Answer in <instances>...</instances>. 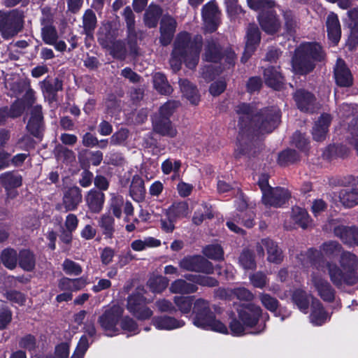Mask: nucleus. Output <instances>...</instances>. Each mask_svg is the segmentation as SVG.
<instances>
[{
  "mask_svg": "<svg viewBox=\"0 0 358 358\" xmlns=\"http://www.w3.org/2000/svg\"><path fill=\"white\" fill-rule=\"evenodd\" d=\"M320 250L327 257L341 254L339 262L341 268L333 262H315V271H313L308 282L310 288L316 291L321 299L331 301L334 299V290L322 273L327 272L336 286L354 285L358 282V257L350 252H342L341 245L334 241L323 243Z\"/></svg>",
  "mask_w": 358,
  "mask_h": 358,
  "instance_id": "obj_1",
  "label": "nucleus"
},
{
  "mask_svg": "<svg viewBox=\"0 0 358 358\" xmlns=\"http://www.w3.org/2000/svg\"><path fill=\"white\" fill-rule=\"evenodd\" d=\"M202 46V37L196 35L193 38L187 32L179 34L174 42L170 59V65L174 71H178L182 62L189 69H194L198 64Z\"/></svg>",
  "mask_w": 358,
  "mask_h": 358,
  "instance_id": "obj_2",
  "label": "nucleus"
},
{
  "mask_svg": "<svg viewBox=\"0 0 358 358\" xmlns=\"http://www.w3.org/2000/svg\"><path fill=\"white\" fill-rule=\"evenodd\" d=\"M238 319L229 323L231 334L241 336L245 334H259L264 331L268 315L262 313V308L255 304L241 306L238 309Z\"/></svg>",
  "mask_w": 358,
  "mask_h": 358,
  "instance_id": "obj_3",
  "label": "nucleus"
},
{
  "mask_svg": "<svg viewBox=\"0 0 358 358\" xmlns=\"http://www.w3.org/2000/svg\"><path fill=\"white\" fill-rule=\"evenodd\" d=\"M236 111L239 115L241 124L252 121L255 127L262 134L271 132L278 125L280 120V111L276 108L264 109L261 113L253 115V108L246 103L237 106Z\"/></svg>",
  "mask_w": 358,
  "mask_h": 358,
  "instance_id": "obj_4",
  "label": "nucleus"
},
{
  "mask_svg": "<svg viewBox=\"0 0 358 358\" xmlns=\"http://www.w3.org/2000/svg\"><path fill=\"white\" fill-rule=\"evenodd\" d=\"M192 313V322L196 327L224 334L229 333L227 327L215 318L208 301L196 299L194 302Z\"/></svg>",
  "mask_w": 358,
  "mask_h": 358,
  "instance_id": "obj_5",
  "label": "nucleus"
},
{
  "mask_svg": "<svg viewBox=\"0 0 358 358\" xmlns=\"http://www.w3.org/2000/svg\"><path fill=\"white\" fill-rule=\"evenodd\" d=\"M324 57V52L319 44H301L296 50L292 61L293 71L298 74L308 73L313 69L314 62L321 61Z\"/></svg>",
  "mask_w": 358,
  "mask_h": 358,
  "instance_id": "obj_6",
  "label": "nucleus"
},
{
  "mask_svg": "<svg viewBox=\"0 0 358 358\" xmlns=\"http://www.w3.org/2000/svg\"><path fill=\"white\" fill-rule=\"evenodd\" d=\"M268 178L267 175H262L258 182L262 192V201L266 206L280 207L289 198V194L287 189L283 188H271L268 185Z\"/></svg>",
  "mask_w": 358,
  "mask_h": 358,
  "instance_id": "obj_7",
  "label": "nucleus"
},
{
  "mask_svg": "<svg viewBox=\"0 0 358 358\" xmlns=\"http://www.w3.org/2000/svg\"><path fill=\"white\" fill-rule=\"evenodd\" d=\"M122 313L123 309L120 306H113L99 317V324L106 336H113L120 333L118 324Z\"/></svg>",
  "mask_w": 358,
  "mask_h": 358,
  "instance_id": "obj_8",
  "label": "nucleus"
},
{
  "mask_svg": "<svg viewBox=\"0 0 358 358\" xmlns=\"http://www.w3.org/2000/svg\"><path fill=\"white\" fill-rule=\"evenodd\" d=\"M143 289L138 290L135 294L128 297L127 309L138 320H144L149 319L152 315V311L145 306L149 303L143 296Z\"/></svg>",
  "mask_w": 358,
  "mask_h": 358,
  "instance_id": "obj_9",
  "label": "nucleus"
},
{
  "mask_svg": "<svg viewBox=\"0 0 358 358\" xmlns=\"http://www.w3.org/2000/svg\"><path fill=\"white\" fill-rule=\"evenodd\" d=\"M22 27V18L15 12L8 13L0 11V31L2 36L8 39L16 35Z\"/></svg>",
  "mask_w": 358,
  "mask_h": 358,
  "instance_id": "obj_10",
  "label": "nucleus"
},
{
  "mask_svg": "<svg viewBox=\"0 0 358 358\" xmlns=\"http://www.w3.org/2000/svg\"><path fill=\"white\" fill-rule=\"evenodd\" d=\"M204 58L206 61L215 62L217 61H224L229 65L234 63L236 58L235 53L229 50L226 51L225 54L220 57V48L214 41H208L205 48Z\"/></svg>",
  "mask_w": 358,
  "mask_h": 358,
  "instance_id": "obj_11",
  "label": "nucleus"
},
{
  "mask_svg": "<svg viewBox=\"0 0 358 358\" xmlns=\"http://www.w3.org/2000/svg\"><path fill=\"white\" fill-rule=\"evenodd\" d=\"M179 265L186 271L211 273V263L201 256L187 257L182 259Z\"/></svg>",
  "mask_w": 358,
  "mask_h": 358,
  "instance_id": "obj_12",
  "label": "nucleus"
},
{
  "mask_svg": "<svg viewBox=\"0 0 358 358\" xmlns=\"http://www.w3.org/2000/svg\"><path fill=\"white\" fill-rule=\"evenodd\" d=\"M202 16L206 30L215 31L219 24V11L215 2L210 1L203 6Z\"/></svg>",
  "mask_w": 358,
  "mask_h": 358,
  "instance_id": "obj_13",
  "label": "nucleus"
},
{
  "mask_svg": "<svg viewBox=\"0 0 358 358\" xmlns=\"http://www.w3.org/2000/svg\"><path fill=\"white\" fill-rule=\"evenodd\" d=\"M264 248L267 250L269 262L278 264L282 261V252L272 240L264 238L257 243V252L260 257L264 255Z\"/></svg>",
  "mask_w": 358,
  "mask_h": 358,
  "instance_id": "obj_14",
  "label": "nucleus"
},
{
  "mask_svg": "<svg viewBox=\"0 0 358 358\" xmlns=\"http://www.w3.org/2000/svg\"><path fill=\"white\" fill-rule=\"evenodd\" d=\"M152 324L158 330L172 331L184 327L185 323L182 320L162 315L152 317Z\"/></svg>",
  "mask_w": 358,
  "mask_h": 358,
  "instance_id": "obj_15",
  "label": "nucleus"
},
{
  "mask_svg": "<svg viewBox=\"0 0 358 358\" xmlns=\"http://www.w3.org/2000/svg\"><path fill=\"white\" fill-rule=\"evenodd\" d=\"M330 320V315L325 311L321 302L315 299H312L311 312L310 322L314 326H321Z\"/></svg>",
  "mask_w": 358,
  "mask_h": 358,
  "instance_id": "obj_16",
  "label": "nucleus"
},
{
  "mask_svg": "<svg viewBox=\"0 0 358 358\" xmlns=\"http://www.w3.org/2000/svg\"><path fill=\"white\" fill-rule=\"evenodd\" d=\"M326 27L329 40L333 45H336L341 36V24L336 14L330 13L327 15Z\"/></svg>",
  "mask_w": 358,
  "mask_h": 358,
  "instance_id": "obj_17",
  "label": "nucleus"
},
{
  "mask_svg": "<svg viewBox=\"0 0 358 358\" xmlns=\"http://www.w3.org/2000/svg\"><path fill=\"white\" fill-rule=\"evenodd\" d=\"M255 213L250 210H246L245 212L242 215H238L237 217H234L231 220H228L227 222V226L228 228L237 234H242L243 230L241 229L239 227H238L235 222L241 223L245 227L248 228H250L255 224Z\"/></svg>",
  "mask_w": 358,
  "mask_h": 358,
  "instance_id": "obj_18",
  "label": "nucleus"
},
{
  "mask_svg": "<svg viewBox=\"0 0 358 358\" xmlns=\"http://www.w3.org/2000/svg\"><path fill=\"white\" fill-rule=\"evenodd\" d=\"M28 131L34 136L39 138L43 129V115L41 106L32 108L31 117L27 125Z\"/></svg>",
  "mask_w": 358,
  "mask_h": 358,
  "instance_id": "obj_19",
  "label": "nucleus"
},
{
  "mask_svg": "<svg viewBox=\"0 0 358 358\" xmlns=\"http://www.w3.org/2000/svg\"><path fill=\"white\" fill-rule=\"evenodd\" d=\"M334 234L344 243L358 245V228L339 225L334 228Z\"/></svg>",
  "mask_w": 358,
  "mask_h": 358,
  "instance_id": "obj_20",
  "label": "nucleus"
},
{
  "mask_svg": "<svg viewBox=\"0 0 358 358\" xmlns=\"http://www.w3.org/2000/svg\"><path fill=\"white\" fill-rule=\"evenodd\" d=\"M258 19L262 29L265 32L274 34L278 31L280 23L273 11L268 10L266 13H260Z\"/></svg>",
  "mask_w": 358,
  "mask_h": 358,
  "instance_id": "obj_21",
  "label": "nucleus"
},
{
  "mask_svg": "<svg viewBox=\"0 0 358 358\" xmlns=\"http://www.w3.org/2000/svg\"><path fill=\"white\" fill-rule=\"evenodd\" d=\"M260 41V33L255 24H250L247 31V41L243 62H246Z\"/></svg>",
  "mask_w": 358,
  "mask_h": 358,
  "instance_id": "obj_22",
  "label": "nucleus"
},
{
  "mask_svg": "<svg viewBox=\"0 0 358 358\" xmlns=\"http://www.w3.org/2000/svg\"><path fill=\"white\" fill-rule=\"evenodd\" d=\"M176 22L171 16L164 15L162 17L160 26V41L162 45H166L171 42L176 30Z\"/></svg>",
  "mask_w": 358,
  "mask_h": 358,
  "instance_id": "obj_23",
  "label": "nucleus"
},
{
  "mask_svg": "<svg viewBox=\"0 0 358 358\" xmlns=\"http://www.w3.org/2000/svg\"><path fill=\"white\" fill-rule=\"evenodd\" d=\"M334 76L336 83L340 86L348 87L352 84V75L344 61L341 59L337 60L334 69Z\"/></svg>",
  "mask_w": 358,
  "mask_h": 358,
  "instance_id": "obj_24",
  "label": "nucleus"
},
{
  "mask_svg": "<svg viewBox=\"0 0 358 358\" xmlns=\"http://www.w3.org/2000/svg\"><path fill=\"white\" fill-rule=\"evenodd\" d=\"M331 121L330 115L324 113L315 122L312 131L313 138L315 141H322L325 138Z\"/></svg>",
  "mask_w": 358,
  "mask_h": 358,
  "instance_id": "obj_25",
  "label": "nucleus"
},
{
  "mask_svg": "<svg viewBox=\"0 0 358 358\" xmlns=\"http://www.w3.org/2000/svg\"><path fill=\"white\" fill-rule=\"evenodd\" d=\"M342 205L352 208L358 204V184L355 187L342 189L338 194Z\"/></svg>",
  "mask_w": 358,
  "mask_h": 358,
  "instance_id": "obj_26",
  "label": "nucleus"
},
{
  "mask_svg": "<svg viewBox=\"0 0 358 358\" xmlns=\"http://www.w3.org/2000/svg\"><path fill=\"white\" fill-rule=\"evenodd\" d=\"M82 195L80 190L77 187L69 188L64 192L63 197V205L66 211L73 210L80 203Z\"/></svg>",
  "mask_w": 358,
  "mask_h": 358,
  "instance_id": "obj_27",
  "label": "nucleus"
},
{
  "mask_svg": "<svg viewBox=\"0 0 358 358\" xmlns=\"http://www.w3.org/2000/svg\"><path fill=\"white\" fill-rule=\"evenodd\" d=\"M264 78L266 84L275 90H279L284 83V78L278 69L273 66L264 70Z\"/></svg>",
  "mask_w": 358,
  "mask_h": 358,
  "instance_id": "obj_28",
  "label": "nucleus"
},
{
  "mask_svg": "<svg viewBox=\"0 0 358 358\" xmlns=\"http://www.w3.org/2000/svg\"><path fill=\"white\" fill-rule=\"evenodd\" d=\"M180 91L183 96L194 105H197L200 101V96L196 87L186 79L179 80Z\"/></svg>",
  "mask_w": 358,
  "mask_h": 358,
  "instance_id": "obj_29",
  "label": "nucleus"
},
{
  "mask_svg": "<svg viewBox=\"0 0 358 358\" xmlns=\"http://www.w3.org/2000/svg\"><path fill=\"white\" fill-rule=\"evenodd\" d=\"M87 204L93 213H99L103 206L104 194L99 191L91 190L86 196Z\"/></svg>",
  "mask_w": 358,
  "mask_h": 358,
  "instance_id": "obj_30",
  "label": "nucleus"
},
{
  "mask_svg": "<svg viewBox=\"0 0 358 358\" xmlns=\"http://www.w3.org/2000/svg\"><path fill=\"white\" fill-rule=\"evenodd\" d=\"M187 282L183 279H177L171 282L169 290L173 294H192L197 290V287L194 282Z\"/></svg>",
  "mask_w": 358,
  "mask_h": 358,
  "instance_id": "obj_31",
  "label": "nucleus"
},
{
  "mask_svg": "<svg viewBox=\"0 0 358 358\" xmlns=\"http://www.w3.org/2000/svg\"><path fill=\"white\" fill-rule=\"evenodd\" d=\"M50 18L43 17L41 19L43 24L42 28V38L43 41L48 45H53L58 38L57 32L55 28L50 24Z\"/></svg>",
  "mask_w": 358,
  "mask_h": 358,
  "instance_id": "obj_32",
  "label": "nucleus"
},
{
  "mask_svg": "<svg viewBox=\"0 0 358 358\" xmlns=\"http://www.w3.org/2000/svg\"><path fill=\"white\" fill-rule=\"evenodd\" d=\"M87 283V280L83 277L76 279L62 278L59 281L58 286L61 290L76 292L84 288Z\"/></svg>",
  "mask_w": 358,
  "mask_h": 358,
  "instance_id": "obj_33",
  "label": "nucleus"
},
{
  "mask_svg": "<svg viewBox=\"0 0 358 358\" xmlns=\"http://www.w3.org/2000/svg\"><path fill=\"white\" fill-rule=\"evenodd\" d=\"M22 176L14 172H6L0 175V184L8 191L21 186Z\"/></svg>",
  "mask_w": 358,
  "mask_h": 358,
  "instance_id": "obj_34",
  "label": "nucleus"
},
{
  "mask_svg": "<svg viewBox=\"0 0 358 358\" xmlns=\"http://www.w3.org/2000/svg\"><path fill=\"white\" fill-rule=\"evenodd\" d=\"M189 213L188 205L185 201L173 203L166 211V216L175 221L187 216Z\"/></svg>",
  "mask_w": 358,
  "mask_h": 358,
  "instance_id": "obj_35",
  "label": "nucleus"
},
{
  "mask_svg": "<svg viewBox=\"0 0 358 358\" xmlns=\"http://www.w3.org/2000/svg\"><path fill=\"white\" fill-rule=\"evenodd\" d=\"M153 127L156 132L163 136L174 137L177 134L176 128L172 126L169 120L155 118L153 120Z\"/></svg>",
  "mask_w": 358,
  "mask_h": 358,
  "instance_id": "obj_36",
  "label": "nucleus"
},
{
  "mask_svg": "<svg viewBox=\"0 0 358 358\" xmlns=\"http://www.w3.org/2000/svg\"><path fill=\"white\" fill-rule=\"evenodd\" d=\"M294 100L298 108L302 111H312L313 102V95L304 90H298L294 96Z\"/></svg>",
  "mask_w": 358,
  "mask_h": 358,
  "instance_id": "obj_37",
  "label": "nucleus"
},
{
  "mask_svg": "<svg viewBox=\"0 0 358 358\" xmlns=\"http://www.w3.org/2000/svg\"><path fill=\"white\" fill-rule=\"evenodd\" d=\"M98 224L106 238H111L115 232V220L109 214H103L98 220Z\"/></svg>",
  "mask_w": 358,
  "mask_h": 358,
  "instance_id": "obj_38",
  "label": "nucleus"
},
{
  "mask_svg": "<svg viewBox=\"0 0 358 358\" xmlns=\"http://www.w3.org/2000/svg\"><path fill=\"white\" fill-rule=\"evenodd\" d=\"M161 241L153 237H146L144 239H138L131 243V248L134 251L141 252L148 248L159 247Z\"/></svg>",
  "mask_w": 358,
  "mask_h": 358,
  "instance_id": "obj_39",
  "label": "nucleus"
},
{
  "mask_svg": "<svg viewBox=\"0 0 358 358\" xmlns=\"http://www.w3.org/2000/svg\"><path fill=\"white\" fill-rule=\"evenodd\" d=\"M292 299L301 312L307 313L309 305V296L305 291L296 289L293 292Z\"/></svg>",
  "mask_w": 358,
  "mask_h": 358,
  "instance_id": "obj_40",
  "label": "nucleus"
},
{
  "mask_svg": "<svg viewBox=\"0 0 358 358\" xmlns=\"http://www.w3.org/2000/svg\"><path fill=\"white\" fill-rule=\"evenodd\" d=\"M162 13V9L158 6L150 5L144 17L146 25L149 27H155L157 24L158 19Z\"/></svg>",
  "mask_w": 358,
  "mask_h": 358,
  "instance_id": "obj_41",
  "label": "nucleus"
},
{
  "mask_svg": "<svg viewBox=\"0 0 358 358\" xmlns=\"http://www.w3.org/2000/svg\"><path fill=\"white\" fill-rule=\"evenodd\" d=\"M292 219L302 228L307 227L310 222V219L307 211L300 207L293 208Z\"/></svg>",
  "mask_w": 358,
  "mask_h": 358,
  "instance_id": "obj_42",
  "label": "nucleus"
},
{
  "mask_svg": "<svg viewBox=\"0 0 358 358\" xmlns=\"http://www.w3.org/2000/svg\"><path fill=\"white\" fill-rule=\"evenodd\" d=\"M153 84L157 91L162 94H169L172 88L166 77L161 73H156L153 76Z\"/></svg>",
  "mask_w": 358,
  "mask_h": 358,
  "instance_id": "obj_43",
  "label": "nucleus"
},
{
  "mask_svg": "<svg viewBox=\"0 0 358 358\" xmlns=\"http://www.w3.org/2000/svg\"><path fill=\"white\" fill-rule=\"evenodd\" d=\"M125 203L122 196L111 194L109 203V212L115 217L120 218L122 216V209L124 210Z\"/></svg>",
  "mask_w": 358,
  "mask_h": 358,
  "instance_id": "obj_44",
  "label": "nucleus"
},
{
  "mask_svg": "<svg viewBox=\"0 0 358 358\" xmlns=\"http://www.w3.org/2000/svg\"><path fill=\"white\" fill-rule=\"evenodd\" d=\"M169 284V280L162 275L152 276L148 281V285L154 293H161Z\"/></svg>",
  "mask_w": 358,
  "mask_h": 358,
  "instance_id": "obj_45",
  "label": "nucleus"
},
{
  "mask_svg": "<svg viewBox=\"0 0 358 358\" xmlns=\"http://www.w3.org/2000/svg\"><path fill=\"white\" fill-rule=\"evenodd\" d=\"M224 292L223 296L229 298L236 297L239 300L251 301L254 296L253 294L245 287H238L234 289L222 290Z\"/></svg>",
  "mask_w": 358,
  "mask_h": 358,
  "instance_id": "obj_46",
  "label": "nucleus"
},
{
  "mask_svg": "<svg viewBox=\"0 0 358 358\" xmlns=\"http://www.w3.org/2000/svg\"><path fill=\"white\" fill-rule=\"evenodd\" d=\"M145 192L143 180L138 176L133 178L130 187V194L134 200L141 199Z\"/></svg>",
  "mask_w": 358,
  "mask_h": 358,
  "instance_id": "obj_47",
  "label": "nucleus"
},
{
  "mask_svg": "<svg viewBox=\"0 0 358 358\" xmlns=\"http://www.w3.org/2000/svg\"><path fill=\"white\" fill-rule=\"evenodd\" d=\"M83 24L85 34L87 36H90L96 24V17L92 10H87L85 13L83 19Z\"/></svg>",
  "mask_w": 358,
  "mask_h": 358,
  "instance_id": "obj_48",
  "label": "nucleus"
},
{
  "mask_svg": "<svg viewBox=\"0 0 358 358\" xmlns=\"http://www.w3.org/2000/svg\"><path fill=\"white\" fill-rule=\"evenodd\" d=\"M194 297L175 296L174 303L182 314H188L192 310Z\"/></svg>",
  "mask_w": 358,
  "mask_h": 358,
  "instance_id": "obj_49",
  "label": "nucleus"
},
{
  "mask_svg": "<svg viewBox=\"0 0 358 358\" xmlns=\"http://www.w3.org/2000/svg\"><path fill=\"white\" fill-rule=\"evenodd\" d=\"M185 278L192 282L208 287H214L217 285V280L211 277L201 275H186Z\"/></svg>",
  "mask_w": 358,
  "mask_h": 358,
  "instance_id": "obj_50",
  "label": "nucleus"
},
{
  "mask_svg": "<svg viewBox=\"0 0 358 358\" xmlns=\"http://www.w3.org/2000/svg\"><path fill=\"white\" fill-rule=\"evenodd\" d=\"M20 265L26 271H31L35 266L33 254L29 250H22L20 253Z\"/></svg>",
  "mask_w": 358,
  "mask_h": 358,
  "instance_id": "obj_51",
  "label": "nucleus"
},
{
  "mask_svg": "<svg viewBox=\"0 0 358 358\" xmlns=\"http://www.w3.org/2000/svg\"><path fill=\"white\" fill-rule=\"evenodd\" d=\"M1 261L4 266L13 269L17 264V252L13 249H6L2 252Z\"/></svg>",
  "mask_w": 358,
  "mask_h": 358,
  "instance_id": "obj_52",
  "label": "nucleus"
},
{
  "mask_svg": "<svg viewBox=\"0 0 358 358\" xmlns=\"http://www.w3.org/2000/svg\"><path fill=\"white\" fill-rule=\"evenodd\" d=\"M250 8L253 10H261V13H266L267 10L275 7V2L272 0H248Z\"/></svg>",
  "mask_w": 358,
  "mask_h": 358,
  "instance_id": "obj_53",
  "label": "nucleus"
},
{
  "mask_svg": "<svg viewBox=\"0 0 358 358\" xmlns=\"http://www.w3.org/2000/svg\"><path fill=\"white\" fill-rule=\"evenodd\" d=\"M178 102L176 101H169L164 104L159 109V115L157 118L169 120V117L173 113L176 108L178 106Z\"/></svg>",
  "mask_w": 358,
  "mask_h": 358,
  "instance_id": "obj_54",
  "label": "nucleus"
},
{
  "mask_svg": "<svg viewBox=\"0 0 358 358\" xmlns=\"http://www.w3.org/2000/svg\"><path fill=\"white\" fill-rule=\"evenodd\" d=\"M93 341L94 340L92 339L91 343H92ZM90 342L87 339L86 335H83L80 338L71 358H83L86 351L90 346Z\"/></svg>",
  "mask_w": 358,
  "mask_h": 358,
  "instance_id": "obj_55",
  "label": "nucleus"
},
{
  "mask_svg": "<svg viewBox=\"0 0 358 358\" xmlns=\"http://www.w3.org/2000/svg\"><path fill=\"white\" fill-rule=\"evenodd\" d=\"M210 217L211 213L210 212L208 206L206 204H203L196 210L192 221L195 224L199 225L201 224L205 219L210 218Z\"/></svg>",
  "mask_w": 358,
  "mask_h": 358,
  "instance_id": "obj_56",
  "label": "nucleus"
},
{
  "mask_svg": "<svg viewBox=\"0 0 358 358\" xmlns=\"http://www.w3.org/2000/svg\"><path fill=\"white\" fill-rule=\"evenodd\" d=\"M121 329L129 335L137 334L139 332L136 323L130 317H122L120 322Z\"/></svg>",
  "mask_w": 358,
  "mask_h": 358,
  "instance_id": "obj_57",
  "label": "nucleus"
},
{
  "mask_svg": "<svg viewBox=\"0 0 358 358\" xmlns=\"http://www.w3.org/2000/svg\"><path fill=\"white\" fill-rule=\"evenodd\" d=\"M262 304L269 311L275 312L278 307V301L268 294L261 293L259 296Z\"/></svg>",
  "mask_w": 358,
  "mask_h": 358,
  "instance_id": "obj_58",
  "label": "nucleus"
},
{
  "mask_svg": "<svg viewBox=\"0 0 358 358\" xmlns=\"http://www.w3.org/2000/svg\"><path fill=\"white\" fill-rule=\"evenodd\" d=\"M180 166L181 162L179 160L168 159L162 162V171L164 174L169 175L171 172L178 173Z\"/></svg>",
  "mask_w": 358,
  "mask_h": 358,
  "instance_id": "obj_59",
  "label": "nucleus"
},
{
  "mask_svg": "<svg viewBox=\"0 0 358 358\" xmlns=\"http://www.w3.org/2000/svg\"><path fill=\"white\" fill-rule=\"evenodd\" d=\"M203 254L210 259H220L223 257V250L219 245H210L203 249Z\"/></svg>",
  "mask_w": 358,
  "mask_h": 358,
  "instance_id": "obj_60",
  "label": "nucleus"
},
{
  "mask_svg": "<svg viewBox=\"0 0 358 358\" xmlns=\"http://www.w3.org/2000/svg\"><path fill=\"white\" fill-rule=\"evenodd\" d=\"M239 263L244 269H253L255 268L254 257L249 250H245L241 253Z\"/></svg>",
  "mask_w": 358,
  "mask_h": 358,
  "instance_id": "obj_61",
  "label": "nucleus"
},
{
  "mask_svg": "<svg viewBox=\"0 0 358 358\" xmlns=\"http://www.w3.org/2000/svg\"><path fill=\"white\" fill-rule=\"evenodd\" d=\"M297 159L298 155L295 150H287L279 155L278 162L280 165H285L295 162Z\"/></svg>",
  "mask_w": 358,
  "mask_h": 358,
  "instance_id": "obj_62",
  "label": "nucleus"
},
{
  "mask_svg": "<svg viewBox=\"0 0 358 358\" xmlns=\"http://www.w3.org/2000/svg\"><path fill=\"white\" fill-rule=\"evenodd\" d=\"M63 269L68 275H78L82 272L80 265L69 259H66L64 262Z\"/></svg>",
  "mask_w": 358,
  "mask_h": 358,
  "instance_id": "obj_63",
  "label": "nucleus"
},
{
  "mask_svg": "<svg viewBox=\"0 0 358 358\" xmlns=\"http://www.w3.org/2000/svg\"><path fill=\"white\" fill-rule=\"evenodd\" d=\"M250 280L252 285L258 288H263L267 282L266 275L262 273L250 275Z\"/></svg>",
  "mask_w": 358,
  "mask_h": 358,
  "instance_id": "obj_64",
  "label": "nucleus"
}]
</instances>
